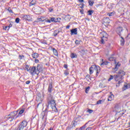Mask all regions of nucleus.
I'll return each mask as SVG.
<instances>
[{"label":"nucleus","instance_id":"nucleus-60","mask_svg":"<svg viewBox=\"0 0 130 130\" xmlns=\"http://www.w3.org/2000/svg\"><path fill=\"white\" fill-rule=\"evenodd\" d=\"M82 52H85V50H82Z\"/></svg>","mask_w":130,"mask_h":130},{"label":"nucleus","instance_id":"nucleus-48","mask_svg":"<svg viewBox=\"0 0 130 130\" xmlns=\"http://www.w3.org/2000/svg\"><path fill=\"white\" fill-rule=\"evenodd\" d=\"M91 129H92V127H89L87 128L86 130H91Z\"/></svg>","mask_w":130,"mask_h":130},{"label":"nucleus","instance_id":"nucleus-12","mask_svg":"<svg viewBox=\"0 0 130 130\" xmlns=\"http://www.w3.org/2000/svg\"><path fill=\"white\" fill-rule=\"evenodd\" d=\"M76 125H77V122L75 121L73 122L72 124V126H69L67 128V130H71L72 128L75 127L76 126Z\"/></svg>","mask_w":130,"mask_h":130},{"label":"nucleus","instance_id":"nucleus-2","mask_svg":"<svg viewBox=\"0 0 130 130\" xmlns=\"http://www.w3.org/2000/svg\"><path fill=\"white\" fill-rule=\"evenodd\" d=\"M101 37V43L102 44H104V40H107V37H108V35L105 31H102L100 34Z\"/></svg>","mask_w":130,"mask_h":130},{"label":"nucleus","instance_id":"nucleus-57","mask_svg":"<svg viewBox=\"0 0 130 130\" xmlns=\"http://www.w3.org/2000/svg\"><path fill=\"white\" fill-rule=\"evenodd\" d=\"M8 27H12V24H10V25H9V26H8Z\"/></svg>","mask_w":130,"mask_h":130},{"label":"nucleus","instance_id":"nucleus-4","mask_svg":"<svg viewBox=\"0 0 130 130\" xmlns=\"http://www.w3.org/2000/svg\"><path fill=\"white\" fill-rule=\"evenodd\" d=\"M28 66H26V69L28 68ZM27 72H30V74L33 76L34 75H38V73L37 72V70H36V67H30L29 69H27Z\"/></svg>","mask_w":130,"mask_h":130},{"label":"nucleus","instance_id":"nucleus-6","mask_svg":"<svg viewBox=\"0 0 130 130\" xmlns=\"http://www.w3.org/2000/svg\"><path fill=\"white\" fill-rule=\"evenodd\" d=\"M17 115V113L13 112L10 113V114L7 116V118L8 119L9 121H13V119H15V116Z\"/></svg>","mask_w":130,"mask_h":130},{"label":"nucleus","instance_id":"nucleus-8","mask_svg":"<svg viewBox=\"0 0 130 130\" xmlns=\"http://www.w3.org/2000/svg\"><path fill=\"white\" fill-rule=\"evenodd\" d=\"M42 71V66L40 64H38V66L37 67V72L38 73V74L39 75V73L40 72Z\"/></svg>","mask_w":130,"mask_h":130},{"label":"nucleus","instance_id":"nucleus-49","mask_svg":"<svg viewBox=\"0 0 130 130\" xmlns=\"http://www.w3.org/2000/svg\"><path fill=\"white\" fill-rule=\"evenodd\" d=\"M64 68H65V69H68V64H64Z\"/></svg>","mask_w":130,"mask_h":130},{"label":"nucleus","instance_id":"nucleus-63","mask_svg":"<svg viewBox=\"0 0 130 130\" xmlns=\"http://www.w3.org/2000/svg\"><path fill=\"white\" fill-rule=\"evenodd\" d=\"M31 6H33V5H34V3H31Z\"/></svg>","mask_w":130,"mask_h":130},{"label":"nucleus","instance_id":"nucleus-50","mask_svg":"<svg viewBox=\"0 0 130 130\" xmlns=\"http://www.w3.org/2000/svg\"><path fill=\"white\" fill-rule=\"evenodd\" d=\"M8 11H9V13H13V10H12L8 9Z\"/></svg>","mask_w":130,"mask_h":130},{"label":"nucleus","instance_id":"nucleus-40","mask_svg":"<svg viewBox=\"0 0 130 130\" xmlns=\"http://www.w3.org/2000/svg\"><path fill=\"white\" fill-rule=\"evenodd\" d=\"M75 43H76V44H80V41H79L78 40H76Z\"/></svg>","mask_w":130,"mask_h":130},{"label":"nucleus","instance_id":"nucleus-16","mask_svg":"<svg viewBox=\"0 0 130 130\" xmlns=\"http://www.w3.org/2000/svg\"><path fill=\"white\" fill-rule=\"evenodd\" d=\"M39 55L37 53H34V54H32V57H33V58H37V57H38Z\"/></svg>","mask_w":130,"mask_h":130},{"label":"nucleus","instance_id":"nucleus-28","mask_svg":"<svg viewBox=\"0 0 130 130\" xmlns=\"http://www.w3.org/2000/svg\"><path fill=\"white\" fill-rule=\"evenodd\" d=\"M109 60H110V61H113V60H115V58L113 57H110L109 58Z\"/></svg>","mask_w":130,"mask_h":130},{"label":"nucleus","instance_id":"nucleus-36","mask_svg":"<svg viewBox=\"0 0 130 130\" xmlns=\"http://www.w3.org/2000/svg\"><path fill=\"white\" fill-rule=\"evenodd\" d=\"M89 90H90V87H87L85 90L86 93H88V91H89Z\"/></svg>","mask_w":130,"mask_h":130},{"label":"nucleus","instance_id":"nucleus-22","mask_svg":"<svg viewBox=\"0 0 130 130\" xmlns=\"http://www.w3.org/2000/svg\"><path fill=\"white\" fill-rule=\"evenodd\" d=\"M25 111V108H22L20 112H19V114H23L24 112Z\"/></svg>","mask_w":130,"mask_h":130},{"label":"nucleus","instance_id":"nucleus-10","mask_svg":"<svg viewBox=\"0 0 130 130\" xmlns=\"http://www.w3.org/2000/svg\"><path fill=\"white\" fill-rule=\"evenodd\" d=\"M71 35H73V34H75V35H77L78 34V29L74 28L71 30Z\"/></svg>","mask_w":130,"mask_h":130},{"label":"nucleus","instance_id":"nucleus-31","mask_svg":"<svg viewBox=\"0 0 130 130\" xmlns=\"http://www.w3.org/2000/svg\"><path fill=\"white\" fill-rule=\"evenodd\" d=\"M126 89H127V85L126 84H124L123 87V91H124V90H126Z\"/></svg>","mask_w":130,"mask_h":130},{"label":"nucleus","instance_id":"nucleus-3","mask_svg":"<svg viewBox=\"0 0 130 130\" xmlns=\"http://www.w3.org/2000/svg\"><path fill=\"white\" fill-rule=\"evenodd\" d=\"M48 104H51V107L53 110V111H55V112H57V108H56V107L55 105H56V104L55 103V101L54 100H52L51 101H49L48 102Z\"/></svg>","mask_w":130,"mask_h":130},{"label":"nucleus","instance_id":"nucleus-1","mask_svg":"<svg viewBox=\"0 0 130 130\" xmlns=\"http://www.w3.org/2000/svg\"><path fill=\"white\" fill-rule=\"evenodd\" d=\"M117 74L118 75H114V78L116 82H118V81H121V80L123 79L122 77H123V76L125 75V72L122 70H120L119 71H118Z\"/></svg>","mask_w":130,"mask_h":130},{"label":"nucleus","instance_id":"nucleus-44","mask_svg":"<svg viewBox=\"0 0 130 130\" xmlns=\"http://www.w3.org/2000/svg\"><path fill=\"white\" fill-rule=\"evenodd\" d=\"M85 127H86V125H85L84 126L80 127V130H83V128H85Z\"/></svg>","mask_w":130,"mask_h":130},{"label":"nucleus","instance_id":"nucleus-25","mask_svg":"<svg viewBox=\"0 0 130 130\" xmlns=\"http://www.w3.org/2000/svg\"><path fill=\"white\" fill-rule=\"evenodd\" d=\"M53 50L54 55H58V53H57V51L55 49H53Z\"/></svg>","mask_w":130,"mask_h":130},{"label":"nucleus","instance_id":"nucleus-58","mask_svg":"<svg viewBox=\"0 0 130 130\" xmlns=\"http://www.w3.org/2000/svg\"><path fill=\"white\" fill-rule=\"evenodd\" d=\"M89 77H90V76L89 75L86 76V78H89Z\"/></svg>","mask_w":130,"mask_h":130},{"label":"nucleus","instance_id":"nucleus-23","mask_svg":"<svg viewBox=\"0 0 130 130\" xmlns=\"http://www.w3.org/2000/svg\"><path fill=\"white\" fill-rule=\"evenodd\" d=\"M60 20H61V18H58L56 19H55V23H59L60 22Z\"/></svg>","mask_w":130,"mask_h":130},{"label":"nucleus","instance_id":"nucleus-55","mask_svg":"<svg viewBox=\"0 0 130 130\" xmlns=\"http://www.w3.org/2000/svg\"><path fill=\"white\" fill-rule=\"evenodd\" d=\"M116 87H119V84H118V83L116 84Z\"/></svg>","mask_w":130,"mask_h":130},{"label":"nucleus","instance_id":"nucleus-43","mask_svg":"<svg viewBox=\"0 0 130 130\" xmlns=\"http://www.w3.org/2000/svg\"><path fill=\"white\" fill-rule=\"evenodd\" d=\"M35 62H36V63H38V62H39V60L36 59L35 60Z\"/></svg>","mask_w":130,"mask_h":130},{"label":"nucleus","instance_id":"nucleus-59","mask_svg":"<svg viewBox=\"0 0 130 130\" xmlns=\"http://www.w3.org/2000/svg\"><path fill=\"white\" fill-rule=\"evenodd\" d=\"M49 130H53V129L52 128H50Z\"/></svg>","mask_w":130,"mask_h":130},{"label":"nucleus","instance_id":"nucleus-37","mask_svg":"<svg viewBox=\"0 0 130 130\" xmlns=\"http://www.w3.org/2000/svg\"><path fill=\"white\" fill-rule=\"evenodd\" d=\"M87 112H89V113H92V112H93V110L89 109L87 111Z\"/></svg>","mask_w":130,"mask_h":130},{"label":"nucleus","instance_id":"nucleus-35","mask_svg":"<svg viewBox=\"0 0 130 130\" xmlns=\"http://www.w3.org/2000/svg\"><path fill=\"white\" fill-rule=\"evenodd\" d=\"M113 78H114V77H113L112 75H111L110 78L109 79L108 81H111V80H112Z\"/></svg>","mask_w":130,"mask_h":130},{"label":"nucleus","instance_id":"nucleus-62","mask_svg":"<svg viewBox=\"0 0 130 130\" xmlns=\"http://www.w3.org/2000/svg\"><path fill=\"white\" fill-rule=\"evenodd\" d=\"M82 12H83V11L80 10V12H81V14H83Z\"/></svg>","mask_w":130,"mask_h":130},{"label":"nucleus","instance_id":"nucleus-19","mask_svg":"<svg viewBox=\"0 0 130 130\" xmlns=\"http://www.w3.org/2000/svg\"><path fill=\"white\" fill-rule=\"evenodd\" d=\"M37 21H38V22H44V19L42 17L38 18H37Z\"/></svg>","mask_w":130,"mask_h":130},{"label":"nucleus","instance_id":"nucleus-18","mask_svg":"<svg viewBox=\"0 0 130 130\" xmlns=\"http://www.w3.org/2000/svg\"><path fill=\"white\" fill-rule=\"evenodd\" d=\"M52 98H53V97H52V95L50 94H49L48 95V102L53 100Z\"/></svg>","mask_w":130,"mask_h":130},{"label":"nucleus","instance_id":"nucleus-33","mask_svg":"<svg viewBox=\"0 0 130 130\" xmlns=\"http://www.w3.org/2000/svg\"><path fill=\"white\" fill-rule=\"evenodd\" d=\"M50 21L51 22H55V18L54 17L51 18Z\"/></svg>","mask_w":130,"mask_h":130},{"label":"nucleus","instance_id":"nucleus-7","mask_svg":"<svg viewBox=\"0 0 130 130\" xmlns=\"http://www.w3.org/2000/svg\"><path fill=\"white\" fill-rule=\"evenodd\" d=\"M28 122L26 121H23L21 123L19 124V126L17 128V130H23L24 127H26L27 126V124Z\"/></svg>","mask_w":130,"mask_h":130},{"label":"nucleus","instance_id":"nucleus-47","mask_svg":"<svg viewBox=\"0 0 130 130\" xmlns=\"http://www.w3.org/2000/svg\"><path fill=\"white\" fill-rule=\"evenodd\" d=\"M80 6H81L80 7V8H81V9H83V8H84V5H83V4H80Z\"/></svg>","mask_w":130,"mask_h":130},{"label":"nucleus","instance_id":"nucleus-52","mask_svg":"<svg viewBox=\"0 0 130 130\" xmlns=\"http://www.w3.org/2000/svg\"><path fill=\"white\" fill-rule=\"evenodd\" d=\"M70 25H67V26H66V29H70Z\"/></svg>","mask_w":130,"mask_h":130},{"label":"nucleus","instance_id":"nucleus-30","mask_svg":"<svg viewBox=\"0 0 130 130\" xmlns=\"http://www.w3.org/2000/svg\"><path fill=\"white\" fill-rule=\"evenodd\" d=\"M114 13L113 12L108 13V16H109V17H112V16H114Z\"/></svg>","mask_w":130,"mask_h":130},{"label":"nucleus","instance_id":"nucleus-51","mask_svg":"<svg viewBox=\"0 0 130 130\" xmlns=\"http://www.w3.org/2000/svg\"><path fill=\"white\" fill-rule=\"evenodd\" d=\"M64 75H66V76H68V75H69V72H64Z\"/></svg>","mask_w":130,"mask_h":130},{"label":"nucleus","instance_id":"nucleus-14","mask_svg":"<svg viewBox=\"0 0 130 130\" xmlns=\"http://www.w3.org/2000/svg\"><path fill=\"white\" fill-rule=\"evenodd\" d=\"M22 18L24 20H30V16H29L28 15L23 16Z\"/></svg>","mask_w":130,"mask_h":130},{"label":"nucleus","instance_id":"nucleus-13","mask_svg":"<svg viewBox=\"0 0 130 130\" xmlns=\"http://www.w3.org/2000/svg\"><path fill=\"white\" fill-rule=\"evenodd\" d=\"M104 23L105 24H109V23H110V19L107 17L105 18L104 19Z\"/></svg>","mask_w":130,"mask_h":130},{"label":"nucleus","instance_id":"nucleus-24","mask_svg":"<svg viewBox=\"0 0 130 130\" xmlns=\"http://www.w3.org/2000/svg\"><path fill=\"white\" fill-rule=\"evenodd\" d=\"M88 4L89 6H90V7H92V6H93V4H94V2L89 0Z\"/></svg>","mask_w":130,"mask_h":130},{"label":"nucleus","instance_id":"nucleus-34","mask_svg":"<svg viewBox=\"0 0 130 130\" xmlns=\"http://www.w3.org/2000/svg\"><path fill=\"white\" fill-rule=\"evenodd\" d=\"M15 22H16V23H19V22H20V18H17L15 19Z\"/></svg>","mask_w":130,"mask_h":130},{"label":"nucleus","instance_id":"nucleus-46","mask_svg":"<svg viewBox=\"0 0 130 130\" xmlns=\"http://www.w3.org/2000/svg\"><path fill=\"white\" fill-rule=\"evenodd\" d=\"M118 81V85H119V84H121V83L122 82V81L121 80H119V81Z\"/></svg>","mask_w":130,"mask_h":130},{"label":"nucleus","instance_id":"nucleus-29","mask_svg":"<svg viewBox=\"0 0 130 130\" xmlns=\"http://www.w3.org/2000/svg\"><path fill=\"white\" fill-rule=\"evenodd\" d=\"M120 66V64H118V63H117V64H116L115 68H114V70H117L118 69V68H119V66Z\"/></svg>","mask_w":130,"mask_h":130},{"label":"nucleus","instance_id":"nucleus-53","mask_svg":"<svg viewBox=\"0 0 130 130\" xmlns=\"http://www.w3.org/2000/svg\"><path fill=\"white\" fill-rule=\"evenodd\" d=\"M79 3H83L84 0H79Z\"/></svg>","mask_w":130,"mask_h":130},{"label":"nucleus","instance_id":"nucleus-17","mask_svg":"<svg viewBox=\"0 0 130 130\" xmlns=\"http://www.w3.org/2000/svg\"><path fill=\"white\" fill-rule=\"evenodd\" d=\"M71 58H77L78 57V55L73 53L71 54Z\"/></svg>","mask_w":130,"mask_h":130},{"label":"nucleus","instance_id":"nucleus-26","mask_svg":"<svg viewBox=\"0 0 130 130\" xmlns=\"http://www.w3.org/2000/svg\"><path fill=\"white\" fill-rule=\"evenodd\" d=\"M88 15L89 16H91V15H92V14H93L94 13V11L93 10H89L88 11Z\"/></svg>","mask_w":130,"mask_h":130},{"label":"nucleus","instance_id":"nucleus-20","mask_svg":"<svg viewBox=\"0 0 130 130\" xmlns=\"http://www.w3.org/2000/svg\"><path fill=\"white\" fill-rule=\"evenodd\" d=\"M113 97H114V95H113V94L110 95L108 99V101H111V100H112V98H113Z\"/></svg>","mask_w":130,"mask_h":130},{"label":"nucleus","instance_id":"nucleus-54","mask_svg":"<svg viewBox=\"0 0 130 130\" xmlns=\"http://www.w3.org/2000/svg\"><path fill=\"white\" fill-rule=\"evenodd\" d=\"M14 112L16 113V114H18V112H19V110L15 111Z\"/></svg>","mask_w":130,"mask_h":130},{"label":"nucleus","instance_id":"nucleus-11","mask_svg":"<svg viewBox=\"0 0 130 130\" xmlns=\"http://www.w3.org/2000/svg\"><path fill=\"white\" fill-rule=\"evenodd\" d=\"M116 32L119 36H120V34L121 32H122V27H119L117 28Z\"/></svg>","mask_w":130,"mask_h":130},{"label":"nucleus","instance_id":"nucleus-39","mask_svg":"<svg viewBox=\"0 0 130 130\" xmlns=\"http://www.w3.org/2000/svg\"><path fill=\"white\" fill-rule=\"evenodd\" d=\"M46 22H47V23H51V21L49 19H46Z\"/></svg>","mask_w":130,"mask_h":130},{"label":"nucleus","instance_id":"nucleus-41","mask_svg":"<svg viewBox=\"0 0 130 130\" xmlns=\"http://www.w3.org/2000/svg\"><path fill=\"white\" fill-rule=\"evenodd\" d=\"M101 102H102V101L100 100L98 102H97L96 104H101Z\"/></svg>","mask_w":130,"mask_h":130},{"label":"nucleus","instance_id":"nucleus-15","mask_svg":"<svg viewBox=\"0 0 130 130\" xmlns=\"http://www.w3.org/2000/svg\"><path fill=\"white\" fill-rule=\"evenodd\" d=\"M103 62L101 63V66L103 67V66H107L108 64V61H103V59L102 60Z\"/></svg>","mask_w":130,"mask_h":130},{"label":"nucleus","instance_id":"nucleus-5","mask_svg":"<svg viewBox=\"0 0 130 130\" xmlns=\"http://www.w3.org/2000/svg\"><path fill=\"white\" fill-rule=\"evenodd\" d=\"M90 75L93 74V72H96V76H98V68L96 65H93L89 68Z\"/></svg>","mask_w":130,"mask_h":130},{"label":"nucleus","instance_id":"nucleus-45","mask_svg":"<svg viewBox=\"0 0 130 130\" xmlns=\"http://www.w3.org/2000/svg\"><path fill=\"white\" fill-rule=\"evenodd\" d=\"M19 58H20V59H22V57H24V55H20L19 56Z\"/></svg>","mask_w":130,"mask_h":130},{"label":"nucleus","instance_id":"nucleus-64","mask_svg":"<svg viewBox=\"0 0 130 130\" xmlns=\"http://www.w3.org/2000/svg\"><path fill=\"white\" fill-rule=\"evenodd\" d=\"M110 46V44H109L108 47H109Z\"/></svg>","mask_w":130,"mask_h":130},{"label":"nucleus","instance_id":"nucleus-61","mask_svg":"<svg viewBox=\"0 0 130 130\" xmlns=\"http://www.w3.org/2000/svg\"><path fill=\"white\" fill-rule=\"evenodd\" d=\"M128 125H129V127H130V122H129V123H128Z\"/></svg>","mask_w":130,"mask_h":130},{"label":"nucleus","instance_id":"nucleus-32","mask_svg":"<svg viewBox=\"0 0 130 130\" xmlns=\"http://www.w3.org/2000/svg\"><path fill=\"white\" fill-rule=\"evenodd\" d=\"M57 32H58V33H59V31H57V30L54 31V36H57Z\"/></svg>","mask_w":130,"mask_h":130},{"label":"nucleus","instance_id":"nucleus-27","mask_svg":"<svg viewBox=\"0 0 130 130\" xmlns=\"http://www.w3.org/2000/svg\"><path fill=\"white\" fill-rule=\"evenodd\" d=\"M121 38L122 39V40H121V45H123V44H124V39H123V38L122 37H121Z\"/></svg>","mask_w":130,"mask_h":130},{"label":"nucleus","instance_id":"nucleus-21","mask_svg":"<svg viewBox=\"0 0 130 130\" xmlns=\"http://www.w3.org/2000/svg\"><path fill=\"white\" fill-rule=\"evenodd\" d=\"M4 30H6V31H8L10 29V26H4L3 27Z\"/></svg>","mask_w":130,"mask_h":130},{"label":"nucleus","instance_id":"nucleus-56","mask_svg":"<svg viewBox=\"0 0 130 130\" xmlns=\"http://www.w3.org/2000/svg\"><path fill=\"white\" fill-rule=\"evenodd\" d=\"M116 87H119V84H118V83L116 84Z\"/></svg>","mask_w":130,"mask_h":130},{"label":"nucleus","instance_id":"nucleus-38","mask_svg":"<svg viewBox=\"0 0 130 130\" xmlns=\"http://www.w3.org/2000/svg\"><path fill=\"white\" fill-rule=\"evenodd\" d=\"M48 10L49 11V12H51L53 11V9L52 8H48Z\"/></svg>","mask_w":130,"mask_h":130},{"label":"nucleus","instance_id":"nucleus-42","mask_svg":"<svg viewBox=\"0 0 130 130\" xmlns=\"http://www.w3.org/2000/svg\"><path fill=\"white\" fill-rule=\"evenodd\" d=\"M30 83H31V81H27L25 83L26 84V85H29V84H30Z\"/></svg>","mask_w":130,"mask_h":130},{"label":"nucleus","instance_id":"nucleus-9","mask_svg":"<svg viewBox=\"0 0 130 130\" xmlns=\"http://www.w3.org/2000/svg\"><path fill=\"white\" fill-rule=\"evenodd\" d=\"M52 88H53V87L52 86V82H51L49 83L48 88V92H49V93H51L52 92Z\"/></svg>","mask_w":130,"mask_h":130}]
</instances>
